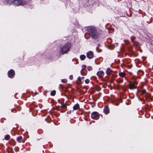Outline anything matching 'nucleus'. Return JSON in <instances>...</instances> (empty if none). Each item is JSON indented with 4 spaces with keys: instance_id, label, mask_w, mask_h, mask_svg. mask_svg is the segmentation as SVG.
Instances as JSON below:
<instances>
[{
    "instance_id": "18",
    "label": "nucleus",
    "mask_w": 153,
    "mask_h": 153,
    "mask_svg": "<svg viewBox=\"0 0 153 153\" xmlns=\"http://www.w3.org/2000/svg\"><path fill=\"white\" fill-rule=\"evenodd\" d=\"M10 137V136L9 135L7 134L5 137V139L6 140H8Z\"/></svg>"
},
{
    "instance_id": "12",
    "label": "nucleus",
    "mask_w": 153,
    "mask_h": 153,
    "mask_svg": "<svg viewBox=\"0 0 153 153\" xmlns=\"http://www.w3.org/2000/svg\"><path fill=\"white\" fill-rule=\"evenodd\" d=\"M79 108V105L78 104L75 105L73 107V109L74 110H77Z\"/></svg>"
},
{
    "instance_id": "25",
    "label": "nucleus",
    "mask_w": 153,
    "mask_h": 153,
    "mask_svg": "<svg viewBox=\"0 0 153 153\" xmlns=\"http://www.w3.org/2000/svg\"><path fill=\"white\" fill-rule=\"evenodd\" d=\"M78 80L79 81H81V78L80 77H79L78 78Z\"/></svg>"
},
{
    "instance_id": "4",
    "label": "nucleus",
    "mask_w": 153,
    "mask_h": 153,
    "mask_svg": "<svg viewBox=\"0 0 153 153\" xmlns=\"http://www.w3.org/2000/svg\"><path fill=\"white\" fill-rule=\"evenodd\" d=\"M91 117L92 119L97 120L99 118V116L97 112H94L92 113Z\"/></svg>"
},
{
    "instance_id": "13",
    "label": "nucleus",
    "mask_w": 153,
    "mask_h": 153,
    "mask_svg": "<svg viewBox=\"0 0 153 153\" xmlns=\"http://www.w3.org/2000/svg\"><path fill=\"white\" fill-rule=\"evenodd\" d=\"M104 112L105 114H107L109 112V108L107 107L105 108L104 109Z\"/></svg>"
},
{
    "instance_id": "5",
    "label": "nucleus",
    "mask_w": 153,
    "mask_h": 153,
    "mask_svg": "<svg viewBox=\"0 0 153 153\" xmlns=\"http://www.w3.org/2000/svg\"><path fill=\"white\" fill-rule=\"evenodd\" d=\"M91 36L92 38L94 39H97L98 37L99 36V34L97 32V30H96V31L93 33L92 34Z\"/></svg>"
},
{
    "instance_id": "15",
    "label": "nucleus",
    "mask_w": 153,
    "mask_h": 153,
    "mask_svg": "<svg viewBox=\"0 0 153 153\" xmlns=\"http://www.w3.org/2000/svg\"><path fill=\"white\" fill-rule=\"evenodd\" d=\"M22 137L21 136H19V137H18V138H17V141L19 143H21L22 141Z\"/></svg>"
},
{
    "instance_id": "2",
    "label": "nucleus",
    "mask_w": 153,
    "mask_h": 153,
    "mask_svg": "<svg viewBox=\"0 0 153 153\" xmlns=\"http://www.w3.org/2000/svg\"><path fill=\"white\" fill-rule=\"evenodd\" d=\"M27 2L22 0H14V5L19 6L20 5H24L26 4Z\"/></svg>"
},
{
    "instance_id": "19",
    "label": "nucleus",
    "mask_w": 153,
    "mask_h": 153,
    "mask_svg": "<svg viewBox=\"0 0 153 153\" xmlns=\"http://www.w3.org/2000/svg\"><path fill=\"white\" fill-rule=\"evenodd\" d=\"M85 82L86 83V84H88L89 83V79H86L85 80Z\"/></svg>"
},
{
    "instance_id": "10",
    "label": "nucleus",
    "mask_w": 153,
    "mask_h": 153,
    "mask_svg": "<svg viewBox=\"0 0 153 153\" xmlns=\"http://www.w3.org/2000/svg\"><path fill=\"white\" fill-rule=\"evenodd\" d=\"M111 72L112 71L111 69L110 68H108L107 69L106 71V73L107 74V75H109L111 74Z\"/></svg>"
},
{
    "instance_id": "8",
    "label": "nucleus",
    "mask_w": 153,
    "mask_h": 153,
    "mask_svg": "<svg viewBox=\"0 0 153 153\" xmlns=\"http://www.w3.org/2000/svg\"><path fill=\"white\" fill-rule=\"evenodd\" d=\"M104 72L101 71H98L97 73V75L100 77H101L103 76L104 74Z\"/></svg>"
},
{
    "instance_id": "11",
    "label": "nucleus",
    "mask_w": 153,
    "mask_h": 153,
    "mask_svg": "<svg viewBox=\"0 0 153 153\" xmlns=\"http://www.w3.org/2000/svg\"><path fill=\"white\" fill-rule=\"evenodd\" d=\"M14 0H7V3L10 4H13L14 5Z\"/></svg>"
},
{
    "instance_id": "9",
    "label": "nucleus",
    "mask_w": 153,
    "mask_h": 153,
    "mask_svg": "<svg viewBox=\"0 0 153 153\" xmlns=\"http://www.w3.org/2000/svg\"><path fill=\"white\" fill-rule=\"evenodd\" d=\"M129 87L131 89H134L135 88V87L134 84L132 83H130L129 84Z\"/></svg>"
},
{
    "instance_id": "23",
    "label": "nucleus",
    "mask_w": 153,
    "mask_h": 153,
    "mask_svg": "<svg viewBox=\"0 0 153 153\" xmlns=\"http://www.w3.org/2000/svg\"><path fill=\"white\" fill-rule=\"evenodd\" d=\"M145 92H146L145 90H143L142 91V94H144L145 93Z\"/></svg>"
},
{
    "instance_id": "1",
    "label": "nucleus",
    "mask_w": 153,
    "mask_h": 153,
    "mask_svg": "<svg viewBox=\"0 0 153 153\" xmlns=\"http://www.w3.org/2000/svg\"><path fill=\"white\" fill-rule=\"evenodd\" d=\"M71 48V45L70 43H67L63 47H62L59 52L60 54L63 55L67 53L68 51Z\"/></svg>"
},
{
    "instance_id": "17",
    "label": "nucleus",
    "mask_w": 153,
    "mask_h": 153,
    "mask_svg": "<svg viewBox=\"0 0 153 153\" xmlns=\"http://www.w3.org/2000/svg\"><path fill=\"white\" fill-rule=\"evenodd\" d=\"M119 75L122 77H124L125 76V74L123 72H121L119 73Z\"/></svg>"
},
{
    "instance_id": "20",
    "label": "nucleus",
    "mask_w": 153,
    "mask_h": 153,
    "mask_svg": "<svg viewBox=\"0 0 153 153\" xmlns=\"http://www.w3.org/2000/svg\"><path fill=\"white\" fill-rule=\"evenodd\" d=\"M82 69H84L86 68V66L85 65H83L82 66Z\"/></svg>"
},
{
    "instance_id": "22",
    "label": "nucleus",
    "mask_w": 153,
    "mask_h": 153,
    "mask_svg": "<svg viewBox=\"0 0 153 153\" xmlns=\"http://www.w3.org/2000/svg\"><path fill=\"white\" fill-rule=\"evenodd\" d=\"M62 106L63 108H65L66 107V105L65 104H62Z\"/></svg>"
},
{
    "instance_id": "14",
    "label": "nucleus",
    "mask_w": 153,
    "mask_h": 153,
    "mask_svg": "<svg viewBox=\"0 0 153 153\" xmlns=\"http://www.w3.org/2000/svg\"><path fill=\"white\" fill-rule=\"evenodd\" d=\"M80 58L81 60H83L85 59L86 58V56L84 55H82L80 56Z\"/></svg>"
},
{
    "instance_id": "6",
    "label": "nucleus",
    "mask_w": 153,
    "mask_h": 153,
    "mask_svg": "<svg viewBox=\"0 0 153 153\" xmlns=\"http://www.w3.org/2000/svg\"><path fill=\"white\" fill-rule=\"evenodd\" d=\"M86 56L88 58L91 59L93 57L94 55L93 52L91 51H89L87 52Z\"/></svg>"
},
{
    "instance_id": "21",
    "label": "nucleus",
    "mask_w": 153,
    "mask_h": 153,
    "mask_svg": "<svg viewBox=\"0 0 153 153\" xmlns=\"http://www.w3.org/2000/svg\"><path fill=\"white\" fill-rule=\"evenodd\" d=\"M62 82H67V80L66 79H62Z\"/></svg>"
},
{
    "instance_id": "24",
    "label": "nucleus",
    "mask_w": 153,
    "mask_h": 153,
    "mask_svg": "<svg viewBox=\"0 0 153 153\" xmlns=\"http://www.w3.org/2000/svg\"><path fill=\"white\" fill-rule=\"evenodd\" d=\"M69 78H70V79H71V80L72 79H73V76L72 75H70V76H69Z\"/></svg>"
},
{
    "instance_id": "7",
    "label": "nucleus",
    "mask_w": 153,
    "mask_h": 153,
    "mask_svg": "<svg viewBox=\"0 0 153 153\" xmlns=\"http://www.w3.org/2000/svg\"><path fill=\"white\" fill-rule=\"evenodd\" d=\"M15 75V72L13 70H10L8 72V76L9 77H13Z\"/></svg>"
},
{
    "instance_id": "16",
    "label": "nucleus",
    "mask_w": 153,
    "mask_h": 153,
    "mask_svg": "<svg viewBox=\"0 0 153 153\" xmlns=\"http://www.w3.org/2000/svg\"><path fill=\"white\" fill-rule=\"evenodd\" d=\"M56 92L55 90H53L51 92V95L53 96L56 94Z\"/></svg>"
},
{
    "instance_id": "3",
    "label": "nucleus",
    "mask_w": 153,
    "mask_h": 153,
    "mask_svg": "<svg viewBox=\"0 0 153 153\" xmlns=\"http://www.w3.org/2000/svg\"><path fill=\"white\" fill-rule=\"evenodd\" d=\"M87 30L90 36L96 30L95 27L92 26L88 27L87 28Z\"/></svg>"
}]
</instances>
